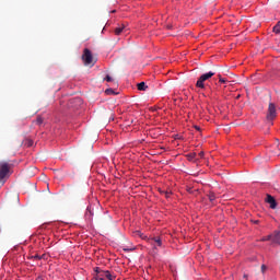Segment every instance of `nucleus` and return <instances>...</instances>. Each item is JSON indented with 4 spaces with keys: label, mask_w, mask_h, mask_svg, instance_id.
Instances as JSON below:
<instances>
[{
    "label": "nucleus",
    "mask_w": 280,
    "mask_h": 280,
    "mask_svg": "<svg viewBox=\"0 0 280 280\" xmlns=\"http://www.w3.org/2000/svg\"><path fill=\"white\" fill-rule=\"evenodd\" d=\"M212 75H215L214 71H209L207 73L201 74L196 83L197 89H205V82H207V80H211Z\"/></svg>",
    "instance_id": "obj_1"
},
{
    "label": "nucleus",
    "mask_w": 280,
    "mask_h": 280,
    "mask_svg": "<svg viewBox=\"0 0 280 280\" xmlns=\"http://www.w3.org/2000/svg\"><path fill=\"white\" fill-rule=\"evenodd\" d=\"M266 119L267 121H275L277 119V105L275 103H269Z\"/></svg>",
    "instance_id": "obj_2"
},
{
    "label": "nucleus",
    "mask_w": 280,
    "mask_h": 280,
    "mask_svg": "<svg viewBox=\"0 0 280 280\" xmlns=\"http://www.w3.org/2000/svg\"><path fill=\"white\" fill-rule=\"evenodd\" d=\"M10 174V164L8 162L0 163V183L3 182V178H7Z\"/></svg>",
    "instance_id": "obj_3"
},
{
    "label": "nucleus",
    "mask_w": 280,
    "mask_h": 280,
    "mask_svg": "<svg viewBox=\"0 0 280 280\" xmlns=\"http://www.w3.org/2000/svg\"><path fill=\"white\" fill-rule=\"evenodd\" d=\"M82 60L84 65H93V55L89 48L84 49Z\"/></svg>",
    "instance_id": "obj_4"
},
{
    "label": "nucleus",
    "mask_w": 280,
    "mask_h": 280,
    "mask_svg": "<svg viewBox=\"0 0 280 280\" xmlns=\"http://www.w3.org/2000/svg\"><path fill=\"white\" fill-rule=\"evenodd\" d=\"M266 202L270 205V209H277V200H275V197H272L271 195H267Z\"/></svg>",
    "instance_id": "obj_5"
},
{
    "label": "nucleus",
    "mask_w": 280,
    "mask_h": 280,
    "mask_svg": "<svg viewBox=\"0 0 280 280\" xmlns=\"http://www.w3.org/2000/svg\"><path fill=\"white\" fill-rule=\"evenodd\" d=\"M272 244H278L280 246V232L276 231L275 235L271 237Z\"/></svg>",
    "instance_id": "obj_6"
},
{
    "label": "nucleus",
    "mask_w": 280,
    "mask_h": 280,
    "mask_svg": "<svg viewBox=\"0 0 280 280\" xmlns=\"http://www.w3.org/2000/svg\"><path fill=\"white\" fill-rule=\"evenodd\" d=\"M124 30H126V25H121L115 28V35L119 36L121 34V32H124Z\"/></svg>",
    "instance_id": "obj_7"
},
{
    "label": "nucleus",
    "mask_w": 280,
    "mask_h": 280,
    "mask_svg": "<svg viewBox=\"0 0 280 280\" xmlns=\"http://www.w3.org/2000/svg\"><path fill=\"white\" fill-rule=\"evenodd\" d=\"M138 91H148V85L145 84V82H140L137 85Z\"/></svg>",
    "instance_id": "obj_8"
},
{
    "label": "nucleus",
    "mask_w": 280,
    "mask_h": 280,
    "mask_svg": "<svg viewBox=\"0 0 280 280\" xmlns=\"http://www.w3.org/2000/svg\"><path fill=\"white\" fill-rule=\"evenodd\" d=\"M101 277H106V279L108 280H115V277H113V275H110V271H103V275H101Z\"/></svg>",
    "instance_id": "obj_9"
},
{
    "label": "nucleus",
    "mask_w": 280,
    "mask_h": 280,
    "mask_svg": "<svg viewBox=\"0 0 280 280\" xmlns=\"http://www.w3.org/2000/svg\"><path fill=\"white\" fill-rule=\"evenodd\" d=\"M208 198H209L210 202H215V199L218 198V196L215 195V192L210 191L208 194Z\"/></svg>",
    "instance_id": "obj_10"
},
{
    "label": "nucleus",
    "mask_w": 280,
    "mask_h": 280,
    "mask_svg": "<svg viewBox=\"0 0 280 280\" xmlns=\"http://www.w3.org/2000/svg\"><path fill=\"white\" fill-rule=\"evenodd\" d=\"M153 242L156 246H159L160 248L163 246V241L161 240V237H154Z\"/></svg>",
    "instance_id": "obj_11"
},
{
    "label": "nucleus",
    "mask_w": 280,
    "mask_h": 280,
    "mask_svg": "<svg viewBox=\"0 0 280 280\" xmlns=\"http://www.w3.org/2000/svg\"><path fill=\"white\" fill-rule=\"evenodd\" d=\"M275 34H280V21L273 26Z\"/></svg>",
    "instance_id": "obj_12"
},
{
    "label": "nucleus",
    "mask_w": 280,
    "mask_h": 280,
    "mask_svg": "<svg viewBox=\"0 0 280 280\" xmlns=\"http://www.w3.org/2000/svg\"><path fill=\"white\" fill-rule=\"evenodd\" d=\"M186 158L188 161H194V160H196V153H189L186 155Z\"/></svg>",
    "instance_id": "obj_13"
},
{
    "label": "nucleus",
    "mask_w": 280,
    "mask_h": 280,
    "mask_svg": "<svg viewBox=\"0 0 280 280\" xmlns=\"http://www.w3.org/2000/svg\"><path fill=\"white\" fill-rule=\"evenodd\" d=\"M270 240H272V234H269V235L260 238V242H270Z\"/></svg>",
    "instance_id": "obj_14"
},
{
    "label": "nucleus",
    "mask_w": 280,
    "mask_h": 280,
    "mask_svg": "<svg viewBox=\"0 0 280 280\" xmlns=\"http://www.w3.org/2000/svg\"><path fill=\"white\" fill-rule=\"evenodd\" d=\"M218 78H219V82H221V84H226V79L222 78V74H219Z\"/></svg>",
    "instance_id": "obj_15"
},
{
    "label": "nucleus",
    "mask_w": 280,
    "mask_h": 280,
    "mask_svg": "<svg viewBox=\"0 0 280 280\" xmlns=\"http://www.w3.org/2000/svg\"><path fill=\"white\" fill-rule=\"evenodd\" d=\"M35 124H37V126H40L43 124V117L38 116L35 120Z\"/></svg>",
    "instance_id": "obj_16"
},
{
    "label": "nucleus",
    "mask_w": 280,
    "mask_h": 280,
    "mask_svg": "<svg viewBox=\"0 0 280 280\" xmlns=\"http://www.w3.org/2000/svg\"><path fill=\"white\" fill-rule=\"evenodd\" d=\"M26 145H27V148H32L34 145V141L26 140Z\"/></svg>",
    "instance_id": "obj_17"
},
{
    "label": "nucleus",
    "mask_w": 280,
    "mask_h": 280,
    "mask_svg": "<svg viewBox=\"0 0 280 280\" xmlns=\"http://www.w3.org/2000/svg\"><path fill=\"white\" fill-rule=\"evenodd\" d=\"M105 81H106V82H113V78L107 74V75L105 77Z\"/></svg>",
    "instance_id": "obj_18"
},
{
    "label": "nucleus",
    "mask_w": 280,
    "mask_h": 280,
    "mask_svg": "<svg viewBox=\"0 0 280 280\" xmlns=\"http://www.w3.org/2000/svg\"><path fill=\"white\" fill-rule=\"evenodd\" d=\"M73 102H77V104H82V100L81 98H73Z\"/></svg>",
    "instance_id": "obj_19"
},
{
    "label": "nucleus",
    "mask_w": 280,
    "mask_h": 280,
    "mask_svg": "<svg viewBox=\"0 0 280 280\" xmlns=\"http://www.w3.org/2000/svg\"><path fill=\"white\" fill-rule=\"evenodd\" d=\"M32 258H33V259H42V258H43V256L34 255V256H32Z\"/></svg>",
    "instance_id": "obj_20"
},
{
    "label": "nucleus",
    "mask_w": 280,
    "mask_h": 280,
    "mask_svg": "<svg viewBox=\"0 0 280 280\" xmlns=\"http://www.w3.org/2000/svg\"><path fill=\"white\" fill-rule=\"evenodd\" d=\"M94 280H105L102 276L94 277Z\"/></svg>",
    "instance_id": "obj_21"
},
{
    "label": "nucleus",
    "mask_w": 280,
    "mask_h": 280,
    "mask_svg": "<svg viewBox=\"0 0 280 280\" xmlns=\"http://www.w3.org/2000/svg\"><path fill=\"white\" fill-rule=\"evenodd\" d=\"M105 93H107V95H110V93H113V89L106 90Z\"/></svg>",
    "instance_id": "obj_22"
},
{
    "label": "nucleus",
    "mask_w": 280,
    "mask_h": 280,
    "mask_svg": "<svg viewBox=\"0 0 280 280\" xmlns=\"http://www.w3.org/2000/svg\"><path fill=\"white\" fill-rule=\"evenodd\" d=\"M261 272H266V265H261Z\"/></svg>",
    "instance_id": "obj_23"
},
{
    "label": "nucleus",
    "mask_w": 280,
    "mask_h": 280,
    "mask_svg": "<svg viewBox=\"0 0 280 280\" xmlns=\"http://www.w3.org/2000/svg\"><path fill=\"white\" fill-rule=\"evenodd\" d=\"M205 156V152H199V158L202 159Z\"/></svg>",
    "instance_id": "obj_24"
},
{
    "label": "nucleus",
    "mask_w": 280,
    "mask_h": 280,
    "mask_svg": "<svg viewBox=\"0 0 280 280\" xmlns=\"http://www.w3.org/2000/svg\"><path fill=\"white\" fill-rule=\"evenodd\" d=\"M95 272H97V275H100V272H102V269H100L98 267H96Z\"/></svg>",
    "instance_id": "obj_25"
},
{
    "label": "nucleus",
    "mask_w": 280,
    "mask_h": 280,
    "mask_svg": "<svg viewBox=\"0 0 280 280\" xmlns=\"http://www.w3.org/2000/svg\"><path fill=\"white\" fill-rule=\"evenodd\" d=\"M164 194H165L166 198H170V192L164 191Z\"/></svg>",
    "instance_id": "obj_26"
},
{
    "label": "nucleus",
    "mask_w": 280,
    "mask_h": 280,
    "mask_svg": "<svg viewBox=\"0 0 280 280\" xmlns=\"http://www.w3.org/2000/svg\"><path fill=\"white\" fill-rule=\"evenodd\" d=\"M36 280H43V277L39 276V277L36 278Z\"/></svg>",
    "instance_id": "obj_27"
},
{
    "label": "nucleus",
    "mask_w": 280,
    "mask_h": 280,
    "mask_svg": "<svg viewBox=\"0 0 280 280\" xmlns=\"http://www.w3.org/2000/svg\"><path fill=\"white\" fill-rule=\"evenodd\" d=\"M124 250H125V253H128L130 249H128V248H124Z\"/></svg>",
    "instance_id": "obj_28"
},
{
    "label": "nucleus",
    "mask_w": 280,
    "mask_h": 280,
    "mask_svg": "<svg viewBox=\"0 0 280 280\" xmlns=\"http://www.w3.org/2000/svg\"><path fill=\"white\" fill-rule=\"evenodd\" d=\"M195 128H196L197 130H200V127H199V126H195Z\"/></svg>",
    "instance_id": "obj_29"
},
{
    "label": "nucleus",
    "mask_w": 280,
    "mask_h": 280,
    "mask_svg": "<svg viewBox=\"0 0 280 280\" xmlns=\"http://www.w3.org/2000/svg\"><path fill=\"white\" fill-rule=\"evenodd\" d=\"M259 223V221H255V224H258Z\"/></svg>",
    "instance_id": "obj_30"
}]
</instances>
